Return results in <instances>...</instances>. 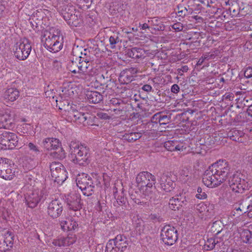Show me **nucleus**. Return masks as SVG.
Here are the masks:
<instances>
[{
  "mask_svg": "<svg viewBox=\"0 0 252 252\" xmlns=\"http://www.w3.org/2000/svg\"><path fill=\"white\" fill-rule=\"evenodd\" d=\"M230 166L224 159L220 160L212 164L205 171L202 182L209 188L220 186L228 179V184L235 193H242L247 189L245 180L241 179L238 174L230 173Z\"/></svg>",
  "mask_w": 252,
  "mask_h": 252,
  "instance_id": "nucleus-1",
  "label": "nucleus"
},
{
  "mask_svg": "<svg viewBox=\"0 0 252 252\" xmlns=\"http://www.w3.org/2000/svg\"><path fill=\"white\" fill-rule=\"evenodd\" d=\"M101 177L95 173L89 175L84 173L78 174L76 181L77 187L82 190L84 195L89 196L94 192L95 186L100 185Z\"/></svg>",
  "mask_w": 252,
  "mask_h": 252,
  "instance_id": "nucleus-2",
  "label": "nucleus"
},
{
  "mask_svg": "<svg viewBox=\"0 0 252 252\" xmlns=\"http://www.w3.org/2000/svg\"><path fill=\"white\" fill-rule=\"evenodd\" d=\"M70 154L72 161L80 165L88 164L90 160V149L86 145L79 142L72 141L69 144Z\"/></svg>",
  "mask_w": 252,
  "mask_h": 252,
  "instance_id": "nucleus-3",
  "label": "nucleus"
},
{
  "mask_svg": "<svg viewBox=\"0 0 252 252\" xmlns=\"http://www.w3.org/2000/svg\"><path fill=\"white\" fill-rule=\"evenodd\" d=\"M59 108L68 111V116L70 119L77 124H83L84 125H93L92 120L94 118L88 113H83L78 111L75 108V105L70 106L66 100L60 101Z\"/></svg>",
  "mask_w": 252,
  "mask_h": 252,
  "instance_id": "nucleus-4",
  "label": "nucleus"
},
{
  "mask_svg": "<svg viewBox=\"0 0 252 252\" xmlns=\"http://www.w3.org/2000/svg\"><path fill=\"white\" fill-rule=\"evenodd\" d=\"M54 31V29L45 31L41 38L44 47L53 53L59 51L63 45V37L60 35L58 31L56 33Z\"/></svg>",
  "mask_w": 252,
  "mask_h": 252,
  "instance_id": "nucleus-5",
  "label": "nucleus"
},
{
  "mask_svg": "<svg viewBox=\"0 0 252 252\" xmlns=\"http://www.w3.org/2000/svg\"><path fill=\"white\" fill-rule=\"evenodd\" d=\"M61 15L68 25L71 27L79 26L82 23L80 12L76 11L72 5H63Z\"/></svg>",
  "mask_w": 252,
  "mask_h": 252,
  "instance_id": "nucleus-6",
  "label": "nucleus"
},
{
  "mask_svg": "<svg viewBox=\"0 0 252 252\" xmlns=\"http://www.w3.org/2000/svg\"><path fill=\"white\" fill-rule=\"evenodd\" d=\"M14 50L15 57L19 60L23 61L29 57L32 50V46L28 39L24 38L16 44Z\"/></svg>",
  "mask_w": 252,
  "mask_h": 252,
  "instance_id": "nucleus-7",
  "label": "nucleus"
},
{
  "mask_svg": "<svg viewBox=\"0 0 252 252\" xmlns=\"http://www.w3.org/2000/svg\"><path fill=\"white\" fill-rule=\"evenodd\" d=\"M51 174L54 181L62 185L67 178V172L63 165L59 162H52L50 164Z\"/></svg>",
  "mask_w": 252,
  "mask_h": 252,
  "instance_id": "nucleus-8",
  "label": "nucleus"
},
{
  "mask_svg": "<svg viewBox=\"0 0 252 252\" xmlns=\"http://www.w3.org/2000/svg\"><path fill=\"white\" fill-rule=\"evenodd\" d=\"M18 142V137L14 133L5 131L0 134V149L1 150L13 149Z\"/></svg>",
  "mask_w": 252,
  "mask_h": 252,
  "instance_id": "nucleus-9",
  "label": "nucleus"
},
{
  "mask_svg": "<svg viewBox=\"0 0 252 252\" xmlns=\"http://www.w3.org/2000/svg\"><path fill=\"white\" fill-rule=\"evenodd\" d=\"M160 236L163 243L172 245L178 239V232L174 227L169 225L164 226L161 231Z\"/></svg>",
  "mask_w": 252,
  "mask_h": 252,
  "instance_id": "nucleus-10",
  "label": "nucleus"
},
{
  "mask_svg": "<svg viewBox=\"0 0 252 252\" xmlns=\"http://www.w3.org/2000/svg\"><path fill=\"white\" fill-rule=\"evenodd\" d=\"M15 176V170L12 168L10 160L0 158V177L6 180H11Z\"/></svg>",
  "mask_w": 252,
  "mask_h": 252,
  "instance_id": "nucleus-11",
  "label": "nucleus"
},
{
  "mask_svg": "<svg viewBox=\"0 0 252 252\" xmlns=\"http://www.w3.org/2000/svg\"><path fill=\"white\" fill-rule=\"evenodd\" d=\"M42 199H44V193L43 191L38 189H34L25 197L27 205L31 208L36 207Z\"/></svg>",
  "mask_w": 252,
  "mask_h": 252,
  "instance_id": "nucleus-12",
  "label": "nucleus"
},
{
  "mask_svg": "<svg viewBox=\"0 0 252 252\" xmlns=\"http://www.w3.org/2000/svg\"><path fill=\"white\" fill-rule=\"evenodd\" d=\"M153 182H156V177L148 171L141 172L136 177V183L138 188L146 186Z\"/></svg>",
  "mask_w": 252,
  "mask_h": 252,
  "instance_id": "nucleus-13",
  "label": "nucleus"
},
{
  "mask_svg": "<svg viewBox=\"0 0 252 252\" xmlns=\"http://www.w3.org/2000/svg\"><path fill=\"white\" fill-rule=\"evenodd\" d=\"M63 212V205L58 199L52 200L48 205L47 213L51 218L59 217Z\"/></svg>",
  "mask_w": 252,
  "mask_h": 252,
  "instance_id": "nucleus-14",
  "label": "nucleus"
},
{
  "mask_svg": "<svg viewBox=\"0 0 252 252\" xmlns=\"http://www.w3.org/2000/svg\"><path fill=\"white\" fill-rule=\"evenodd\" d=\"M188 202L185 194H179L170 199L169 207L173 210H179L180 208L187 205Z\"/></svg>",
  "mask_w": 252,
  "mask_h": 252,
  "instance_id": "nucleus-15",
  "label": "nucleus"
},
{
  "mask_svg": "<svg viewBox=\"0 0 252 252\" xmlns=\"http://www.w3.org/2000/svg\"><path fill=\"white\" fill-rule=\"evenodd\" d=\"M66 201L70 210L77 211L81 208L80 195L77 193L70 194L66 198Z\"/></svg>",
  "mask_w": 252,
  "mask_h": 252,
  "instance_id": "nucleus-16",
  "label": "nucleus"
},
{
  "mask_svg": "<svg viewBox=\"0 0 252 252\" xmlns=\"http://www.w3.org/2000/svg\"><path fill=\"white\" fill-rule=\"evenodd\" d=\"M156 182H151V184L139 188L142 193L143 194V197L146 200H151L155 199V192L156 188L154 186Z\"/></svg>",
  "mask_w": 252,
  "mask_h": 252,
  "instance_id": "nucleus-17",
  "label": "nucleus"
},
{
  "mask_svg": "<svg viewBox=\"0 0 252 252\" xmlns=\"http://www.w3.org/2000/svg\"><path fill=\"white\" fill-rule=\"evenodd\" d=\"M111 240H113V243L121 252H125L127 249L128 241L125 236L121 234L118 235L114 239Z\"/></svg>",
  "mask_w": 252,
  "mask_h": 252,
  "instance_id": "nucleus-18",
  "label": "nucleus"
},
{
  "mask_svg": "<svg viewBox=\"0 0 252 252\" xmlns=\"http://www.w3.org/2000/svg\"><path fill=\"white\" fill-rule=\"evenodd\" d=\"M86 97L90 103L96 104L103 100V95L99 92L95 91H87Z\"/></svg>",
  "mask_w": 252,
  "mask_h": 252,
  "instance_id": "nucleus-19",
  "label": "nucleus"
},
{
  "mask_svg": "<svg viewBox=\"0 0 252 252\" xmlns=\"http://www.w3.org/2000/svg\"><path fill=\"white\" fill-rule=\"evenodd\" d=\"M42 144L44 148L48 151L54 150L59 146H61L59 140L55 138H45L43 140Z\"/></svg>",
  "mask_w": 252,
  "mask_h": 252,
  "instance_id": "nucleus-20",
  "label": "nucleus"
},
{
  "mask_svg": "<svg viewBox=\"0 0 252 252\" xmlns=\"http://www.w3.org/2000/svg\"><path fill=\"white\" fill-rule=\"evenodd\" d=\"M164 147L168 151L173 152L175 151H182L186 149L184 145L178 141L169 140L164 142Z\"/></svg>",
  "mask_w": 252,
  "mask_h": 252,
  "instance_id": "nucleus-21",
  "label": "nucleus"
},
{
  "mask_svg": "<svg viewBox=\"0 0 252 252\" xmlns=\"http://www.w3.org/2000/svg\"><path fill=\"white\" fill-rule=\"evenodd\" d=\"M60 225L62 229L64 231L75 230L78 228V222L72 218L62 220Z\"/></svg>",
  "mask_w": 252,
  "mask_h": 252,
  "instance_id": "nucleus-22",
  "label": "nucleus"
},
{
  "mask_svg": "<svg viewBox=\"0 0 252 252\" xmlns=\"http://www.w3.org/2000/svg\"><path fill=\"white\" fill-rule=\"evenodd\" d=\"M19 91L14 88L8 89L4 94V98L6 101L13 102L19 96Z\"/></svg>",
  "mask_w": 252,
  "mask_h": 252,
  "instance_id": "nucleus-23",
  "label": "nucleus"
},
{
  "mask_svg": "<svg viewBox=\"0 0 252 252\" xmlns=\"http://www.w3.org/2000/svg\"><path fill=\"white\" fill-rule=\"evenodd\" d=\"M148 22L150 24L151 31H155L154 33H155L157 31H163L164 30L165 27L163 22L158 17L151 18L150 20H149Z\"/></svg>",
  "mask_w": 252,
  "mask_h": 252,
  "instance_id": "nucleus-24",
  "label": "nucleus"
},
{
  "mask_svg": "<svg viewBox=\"0 0 252 252\" xmlns=\"http://www.w3.org/2000/svg\"><path fill=\"white\" fill-rule=\"evenodd\" d=\"M127 55L129 58L133 59H144L145 57V51L140 48L133 47L127 51Z\"/></svg>",
  "mask_w": 252,
  "mask_h": 252,
  "instance_id": "nucleus-25",
  "label": "nucleus"
},
{
  "mask_svg": "<svg viewBox=\"0 0 252 252\" xmlns=\"http://www.w3.org/2000/svg\"><path fill=\"white\" fill-rule=\"evenodd\" d=\"M13 120L8 114L0 116V128L10 129L13 126Z\"/></svg>",
  "mask_w": 252,
  "mask_h": 252,
  "instance_id": "nucleus-26",
  "label": "nucleus"
},
{
  "mask_svg": "<svg viewBox=\"0 0 252 252\" xmlns=\"http://www.w3.org/2000/svg\"><path fill=\"white\" fill-rule=\"evenodd\" d=\"M129 195L131 199L137 204H142L145 203L143 200V194L142 193L140 189L138 188V190L131 189L129 191Z\"/></svg>",
  "mask_w": 252,
  "mask_h": 252,
  "instance_id": "nucleus-27",
  "label": "nucleus"
},
{
  "mask_svg": "<svg viewBox=\"0 0 252 252\" xmlns=\"http://www.w3.org/2000/svg\"><path fill=\"white\" fill-rule=\"evenodd\" d=\"M90 60L91 59H85L84 58H83V59H79V62H80L79 67L81 74H88L92 69L90 66Z\"/></svg>",
  "mask_w": 252,
  "mask_h": 252,
  "instance_id": "nucleus-28",
  "label": "nucleus"
},
{
  "mask_svg": "<svg viewBox=\"0 0 252 252\" xmlns=\"http://www.w3.org/2000/svg\"><path fill=\"white\" fill-rule=\"evenodd\" d=\"M167 179V177L163 174L161 177L160 180H159L161 188L166 192H170L174 188V186H173L174 183L172 181H168L167 183H166Z\"/></svg>",
  "mask_w": 252,
  "mask_h": 252,
  "instance_id": "nucleus-29",
  "label": "nucleus"
},
{
  "mask_svg": "<svg viewBox=\"0 0 252 252\" xmlns=\"http://www.w3.org/2000/svg\"><path fill=\"white\" fill-rule=\"evenodd\" d=\"M115 207L122 206L123 209L129 210L130 208L127 198L124 195L118 196L116 201L114 202Z\"/></svg>",
  "mask_w": 252,
  "mask_h": 252,
  "instance_id": "nucleus-30",
  "label": "nucleus"
},
{
  "mask_svg": "<svg viewBox=\"0 0 252 252\" xmlns=\"http://www.w3.org/2000/svg\"><path fill=\"white\" fill-rule=\"evenodd\" d=\"M119 81L123 84H127L134 80V76L126 71L125 69L122 70L119 76Z\"/></svg>",
  "mask_w": 252,
  "mask_h": 252,
  "instance_id": "nucleus-31",
  "label": "nucleus"
},
{
  "mask_svg": "<svg viewBox=\"0 0 252 252\" xmlns=\"http://www.w3.org/2000/svg\"><path fill=\"white\" fill-rule=\"evenodd\" d=\"M244 135V133L240 130L235 128L232 129L228 133V136L234 141L241 142V138Z\"/></svg>",
  "mask_w": 252,
  "mask_h": 252,
  "instance_id": "nucleus-32",
  "label": "nucleus"
},
{
  "mask_svg": "<svg viewBox=\"0 0 252 252\" xmlns=\"http://www.w3.org/2000/svg\"><path fill=\"white\" fill-rule=\"evenodd\" d=\"M235 100L237 101L238 105H244L247 107V108H249L251 107V105H252V98L251 96H244V94L235 98ZM238 106L239 107V106L238 105Z\"/></svg>",
  "mask_w": 252,
  "mask_h": 252,
  "instance_id": "nucleus-33",
  "label": "nucleus"
},
{
  "mask_svg": "<svg viewBox=\"0 0 252 252\" xmlns=\"http://www.w3.org/2000/svg\"><path fill=\"white\" fill-rule=\"evenodd\" d=\"M80 64V62H79V59L75 60L74 58H72L71 62L68 64L69 70L73 73L81 74L79 67Z\"/></svg>",
  "mask_w": 252,
  "mask_h": 252,
  "instance_id": "nucleus-34",
  "label": "nucleus"
},
{
  "mask_svg": "<svg viewBox=\"0 0 252 252\" xmlns=\"http://www.w3.org/2000/svg\"><path fill=\"white\" fill-rule=\"evenodd\" d=\"M142 133L137 132L126 133L123 136L124 140L128 142H133L142 137Z\"/></svg>",
  "mask_w": 252,
  "mask_h": 252,
  "instance_id": "nucleus-35",
  "label": "nucleus"
},
{
  "mask_svg": "<svg viewBox=\"0 0 252 252\" xmlns=\"http://www.w3.org/2000/svg\"><path fill=\"white\" fill-rule=\"evenodd\" d=\"M53 151L50 153V156L53 158L63 159L66 157V153L61 146H59Z\"/></svg>",
  "mask_w": 252,
  "mask_h": 252,
  "instance_id": "nucleus-36",
  "label": "nucleus"
},
{
  "mask_svg": "<svg viewBox=\"0 0 252 252\" xmlns=\"http://www.w3.org/2000/svg\"><path fill=\"white\" fill-rule=\"evenodd\" d=\"M121 42L122 39L120 38L119 32L113 33L109 37V43L111 49L115 48L116 44Z\"/></svg>",
  "mask_w": 252,
  "mask_h": 252,
  "instance_id": "nucleus-37",
  "label": "nucleus"
},
{
  "mask_svg": "<svg viewBox=\"0 0 252 252\" xmlns=\"http://www.w3.org/2000/svg\"><path fill=\"white\" fill-rule=\"evenodd\" d=\"M84 48L81 46L74 45L72 50V58L74 59H78V57H80V55L84 51Z\"/></svg>",
  "mask_w": 252,
  "mask_h": 252,
  "instance_id": "nucleus-38",
  "label": "nucleus"
},
{
  "mask_svg": "<svg viewBox=\"0 0 252 252\" xmlns=\"http://www.w3.org/2000/svg\"><path fill=\"white\" fill-rule=\"evenodd\" d=\"M177 15L182 18L184 17L186 15L190 13V10L189 11L187 8L182 4H179L177 7Z\"/></svg>",
  "mask_w": 252,
  "mask_h": 252,
  "instance_id": "nucleus-39",
  "label": "nucleus"
},
{
  "mask_svg": "<svg viewBox=\"0 0 252 252\" xmlns=\"http://www.w3.org/2000/svg\"><path fill=\"white\" fill-rule=\"evenodd\" d=\"M105 252H121L113 243V240H109L106 244Z\"/></svg>",
  "mask_w": 252,
  "mask_h": 252,
  "instance_id": "nucleus-40",
  "label": "nucleus"
},
{
  "mask_svg": "<svg viewBox=\"0 0 252 252\" xmlns=\"http://www.w3.org/2000/svg\"><path fill=\"white\" fill-rule=\"evenodd\" d=\"M218 242V240L216 241V239L213 238L208 239L205 242L204 248L207 251L213 250Z\"/></svg>",
  "mask_w": 252,
  "mask_h": 252,
  "instance_id": "nucleus-41",
  "label": "nucleus"
},
{
  "mask_svg": "<svg viewBox=\"0 0 252 252\" xmlns=\"http://www.w3.org/2000/svg\"><path fill=\"white\" fill-rule=\"evenodd\" d=\"M63 238L65 246H67L73 244L76 242V237H75V235L73 234H70L68 235L66 237H63Z\"/></svg>",
  "mask_w": 252,
  "mask_h": 252,
  "instance_id": "nucleus-42",
  "label": "nucleus"
},
{
  "mask_svg": "<svg viewBox=\"0 0 252 252\" xmlns=\"http://www.w3.org/2000/svg\"><path fill=\"white\" fill-rule=\"evenodd\" d=\"M13 238L14 235L12 232L8 231L5 234V238L3 241L5 242L8 245H10V248H12L13 244Z\"/></svg>",
  "mask_w": 252,
  "mask_h": 252,
  "instance_id": "nucleus-43",
  "label": "nucleus"
},
{
  "mask_svg": "<svg viewBox=\"0 0 252 252\" xmlns=\"http://www.w3.org/2000/svg\"><path fill=\"white\" fill-rule=\"evenodd\" d=\"M28 146L30 151L33 153V156H36L40 154L41 151L39 147L33 143L30 142L28 144Z\"/></svg>",
  "mask_w": 252,
  "mask_h": 252,
  "instance_id": "nucleus-44",
  "label": "nucleus"
},
{
  "mask_svg": "<svg viewBox=\"0 0 252 252\" xmlns=\"http://www.w3.org/2000/svg\"><path fill=\"white\" fill-rule=\"evenodd\" d=\"M197 194L195 195V197L199 199H204L207 197V195L205 192L202 191V189L201 187H199L197 189Z\"/></svg>",
  "mask_w": 252,
  "mask_h": 252,
  "instance_id": "nucleus-45",
  "label": "nucleus"
},
{
  "mask_svg": "<svg viewBox=\"0 0 252 252\" xmlns=\"http://www.w3.org/2000/svg\"><path fill=\"white\" fill-rule=\"evenodd\" d=\"M243 237L245 238V240H244L246 243H252V231L246 230L243 233Z\"/></svg>",
  "mask_w": 252,
  "mask_h": 252,
  "instance_id": "nucleus-46",
  "label": "nucleus"
},
{
  "mask_svg": "<svg viewBox=\"0 0 252 252\" xmlns=\"http://www.w3.org/2000/svg\"><path fill=\"white\" fill-rule=\"evenodd\" d=\"M214 215L213 206V205L207 206V209L205 210V212L203 213L202 215L207 217H210Z\"/></svg>",
  "mask_w": 252,
  "mask_h": 252,
  "instance_id": "nucleus-47",
  "label": "nucleus"
},
{
  "mask_svg": "<svg viewBox=\"0 0 252 252\" xmlns=\"http://www.w3.org/2000/svg\"><path fill=\"white\" fill-rule=\"evenodd\" d=\"M206 209H207V205L202 202L197 204L196 207V210L202 215L204 212H205Z\"/></svg>",
  "mask_w": 252,
  "mask_h": 252,
  "instance_id": "nucleus-48",
  "label": "nucleus"
},
{
  "mask_svg": "<svg viewBox=\"0 0 252 252\" xmlns=\"http://www.w3.org/2000/svg\"><path fill=\"white\" fill-rule=\"evenodd\" d=\"M10 245H8L4 241H0V251L5 252L7 251L10 250Z\"/></svg>",
  "mask_w": 252,
  "mask_h": 252,
  "instance_id": "nucleus-49",
  "label": "nucleus"
},
{
  "mask_svg": "<svg viewBox=\"0 0 252 252\" xmlns=\"http://www.w3.org/2000/svg\"><path fill=\"white\" fill-rule=\"evenodd\" d=\"M53 244L55 246L62 247L65 246L64 241H63V237L59 238L57 239H54L52 242Z\"/></svg>",
  "mask_w": 252,
  "mask_h": 252,
  "instance_id": "nucleus-50",
  "label": "nucleus"
},
{
  "mask_svg": "<svg viewBox=\"0 0 252 252\" xmlns=\"http://www.w3.org/2000/svg\"><path fill=\"white\" fill-rule=\"evenodd\" d=\"M125 70L127 72H128L129 74H130L131 76L134 77V75H135L137 73H138L139 72L138 68L135 67H129L125 69Z\"/></svg>",
  "mask_w": 252,
  "mask_h": 252,
  "instance_id": "nucleus-51",
  "label": "nucleus"
},
{
  "mask_svg": "<svg viewBox=\"0 0 252 252\" xmlns=\"http://www.w3.org/2000/svg\"><path fill=\"white\" fill-rule=\"evenodd\" d=\"M80 57H78V59H83V58L85 59H91L90 56V51L87 48H84V51L80 55Z\"/></svg>",
  "mask_w": 252,
  "mask_h": 252,
  "instance_id": "nucleus-52",
  "label": "nucleus"
},
{
  "mask_svg": "<svg viewBox=\"0 0 252 252\" xmlns=\"http://www.w3.org/2000/svg\"><path fill=\"white\" fill-rule=\"evenodd\" d=\"M160 120V113H158L152 117L151 122L153 123H159L161 125Z\"/></svg>",
  "mask_w": 252,
  "mask_h": 252,
  "instance_id": "nucleus-53",
  "label": "nucleus"
},
{
  "mask_svg": "<svg viewBox=\"0 0 252 252\" xmlns=\"http://www.w3.org/2000/svg\"><path fill=\"white\" fill-rule=\"evenodd\" d=\"M223 97L225 100L232 101L234 99L235 96L233 93H226L223 95Z\"/></svg>",
  "mask_w": 252,
  "mask_h": 252,
  "instance_id": "nucleus-54",
  "label": "nucleus"
},
{
  "mask_svg": "<svg viewBox=\"0 0 252 252\" xmlns=\"http://www.w3.org/2000/svg\"><path fill=\"white\" fill-rule=\"evenodd\" d=\"M97 117L98 118L103 119V120H107L110 118L109 116L105 113L103 112H99L97 113Z\"/></svg>",
  "mask_w": 252,
  "mask_h": 252,
  "instance_id": "nucleus-55",
  "label": "nucleus"
},
{
  "mask_svg": "<svg viewBox=\"0 0 252 252\" xmlns=\"http://www.w3.org/2000/svg\"><path fill=\"white\" fill-rule=\"evenodd\" d=\"M244 76L247 78L252 77V67L249 66L246 69L244 72Z\"/></svg>",
  "mask_w": 252,
  "mask_h": 252,
  "instance_id": "nucleus-56",
  "label": "nucleus"
},
{
  "mask_svg": "<svg viewBox=\"0 0 252 252\" xmlns=\"http://www.w3.org/2000/svg\"><path fill=\"white\" fill-rule=\"evenodd\" d=\"M172 28L177 31H181L183 29V25L180 22L174 23L172 26Z\"/></svg>",
  "mask_w": 252,
  "mask_h": 252,
  "instance_id": "nucleus-57",
  "label": "nucleus"
},
{
  "mask_svg": "<svg viewBox=\"0 0 252 252\" xmlns=\"http://www.w3.org/2000/svg\"><path fill=\"white\" fill-rule=\"evenodd\" d=\"M150 219L153 220V221H155L156 222H160L162 220V219L160 218L158 215L154 214H151L150 216Z\"/></svg>",
  "mask_w": 252,
  "mask_h": 252,
  "instance_id": "nucleus-58",
  "label": "nucleus"
},
{
  "mask_svg": "<svg viewBox=\"0 0 252 252\" xmlns=\"http://www.w3.org/2000/svg\"><path fill=\"white\" fill-rule=\"evenodd\" d=\"M160 122L161 125L165 124L166 123L168 122L169 119L168 116L166 115H163L160 113Z\"/></svg>",
  "mask_w": 252,
  "mask_h": 252,
  "instance_id": "nucleus-59",
  "label": "nucleus"
},
{
  "mask_svg": "<svg viewBox=\"0 0 252 252\" xmlns=\"http://www.w3.org/2000/svg\"><path fill=\"white\" fill-rule=\"evenodd\" d=\"M139 28H140V29L141 30H146V29H148L149 30H150L152 33H154L153 31H152L151 30H150L151 29V27H150V25H149L147 23H144V24H141L140 23L139 24Z\"/></svg>",
  "mask_w": 252,
  "mask_h": 252,
  "instance_id": "nucleus-60",
  "label": "nucleus"
},
{
  "mask_svg": "<svg viewBox=\"0 0 252 252\" xmlns=\"http://www.w3.org/2000/svg\"><path fill=\"white\" fill-rule=\"evenodd\" d=\"M180 87L177 84H174L172 86L171 88V91L174 94H177L179 92Z\"/></svg>",
  "mask_w": 252,
  "mask_h": 252,
  "instance_id": "nucleus-61",
  "label": "nucleus"
},
{
  "mask_svg": "<svg viewBox=\"0 0 252 252\" xmlns=\"http://www.w3.org/2000/svg\"><path fill=\"white\" fill-rule=\"evenodd\" d=\"M111 103L113 105H119L122 103L121 100L118 99L116 98H113L110 100Z\"/></svg>",
  "mask_w": 252,
  "mask_h": 252,
  "instance_id": "nucleus-62",
  "label": "nucleus"
},
{
  "mask_svg": "<svg viewBox=\"0 0 252 252\" xmlns=\"http://www.w3.org/2000/svg\"><path fill=\"white\" fill-rule=\"evenodd\" d=\"M136 230L137 232L140 235L142 233L144 232V225H141L140 224L137 223L136 226Z\"/></svg>",
  "mask_w": 252,
  "mask_h": 252,
  "instance_id": "nucleus-63",
  "label": "nucleus"
},
{
  "mask_svg": "<svg viewBox=\"0 0 252 252\" xmlns=\"http://www.w3.org/2000/svg\"><path fill=\"white\" fill-rule=\"evenodd\" d=\"M141 89L143 91L148 93L152 91V87L150 85L146 84V85H143Z\"/></svg>",
  "mask_w": 252,
  "mask_h": 252,
  "instance_id": "nucleus-64",
  "label": "nucleus"
}]
</instances>
